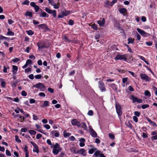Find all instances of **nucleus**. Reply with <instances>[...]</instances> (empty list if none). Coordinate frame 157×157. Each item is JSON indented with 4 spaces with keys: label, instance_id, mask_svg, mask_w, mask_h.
Returning <instances> with one entry per match:
<instances>
[{
    "label": "nucleus",
    "instance_id": "3",
    "mask_svg": "<svg viewBox=\"0 0 157 157\" xmlns=\"http://www.w3.org/2000/svg\"><path fill=\"white\" fill-rule=\"evenodd\" d=\"M116 110L117 114L119 116H121L122 114L121 107L118 103H116L115 105Z\"/></svg>",
    "mask_w": 157,
    "mask_h": 157
},
{
    "label": "nucleus",
    "instance_id": "24",
    "mask_svg": "<svg viewBox=\"0 0 157 157\" xmlns=\"http://www.w3.org/2000/svg\"><path fill=\"white\" fill-rule=\"evenodd\" d=\"M125 124L126 126H128V127L130 128H132V125L130 122L128 121V122H126L125 123Z\"/></svg>",
    "mask_w": 157,
    "mask_h": 157
},
{
    "label": "nucleus",
    "instance_id": "54",
    "mask_svg": "<svg viewBox=\"0 0 157 157\" xmlns=\"http://www.w3.org/2000/svg\"><path fill=\"white\" fill-rule=\"evenodd\" d=\"M117 1L116 0H113L112 1V2H111L110 3V6H112L115 3L117 2Z\"/></svg>",
    "mask_w": 157,
    "mask_h": 157
},
{
    "label": "nucleus",
    "instance_id": "28",
    "mask_svg": "<svg viewBox=\"0 0 157 157\" xmlns=\"http://www.w3.org/2000/svg\"><path fill=\"white\" fill-rule=\"evenodd\" d=\"M101 151H97L95 152L94 154V155L96 157L98 156L99 155L100 156V154H101Z\"/></svg>",
    "mask_w": 157,
    "mask_h": 157
},
{
    "label": "nucleus",
    "instance_id": "45",
    "mask_svg": "<svg viewBox=\"0 0 157 157\" xmlns=\"http://www.w3.org/2000/svg\"><path fill=\"white\" fill-rule=\"evenodd\" d=\"M88 114L90 116H92L93 114V111L91 110H89L88 113Z\"/></svg>",
    "mask_w": 157,
    "mask_h": 157
},
{
    "label": "nucleus",
    "instance_id": "6",
    "mask_svg": "<svg viewBox=\"0 0 157 157\" xmlns=\"http://www.w3.org/2000/svg\"><path fill=\"white\" fill-rule=\"evenodd\" d=\"M137 30L142 36L144 37L147 36L149 35L148 33H146L144 31L139 28H137Z\"/></svg>",
    "mask_w": 157,
    "mask_h": 157
},
{
    "label": "nucleus",
    "instance_id": "30",
    "mask_svg": "<svg viewBox=\"0 0 157 157\" xmlns=\"http://www.w3.org/2000/svg\"><path fill=\"white\" fill-rule=\"evenodd\" d=\"M63 136L65 137H69L71 135L70 133H65V131L63 132Z\"/></svg>",
    "mask_w": 157,
    "mask_h": 157
},
{
    "label": "nucleus",
    "instance_id": "16",
    "mask_svg": "<svg viewBox=\"0 0 157 157\" xmlns=\"http://www.w3.org/2000/svg\"><path fill=\"white\" fill-rule=\"evenodd\" d=\"M79 127H81L86 130L87 129V126L84 123H80Z\"/></svg>",
    "mask_w": 157,
    "mask_h": 157
},
{
    "label": "nucleus",
    "instance_id": "22",
    "mask_svg": "<svg viewBox=\"0 0 157 157\" xmlns=\"http://www.w3.org/2000/svg\"><path fill=\"white\" fill-rule=\"evenodd\" d=\"M128 44H129L130 43L133 44L134 41V39L131 37L128 38Z\"/></svg>",
    "mask_w": 157,
    "mask_h": 157
},
{
    "label": "nucleus",
    "instance_id": "25",
    "mask_svg": "<svg viewBox=\"0 0 157 157\" xmlns=\"http://www.w3.org/2000/svg\"><path fill=\"white\" fill-rule=\"evenodd\" d=\"M120 13H124L127 12V10L125 8H122L119 10Z\"/></svg>",
    "mask_w": 157,
    "mask_h": 157
},
{
    "label": "nucleus",
    "instance_id": "21",
    "mask_svg": "<svg viewBox=\"0 0 157 157\" xmlns=\"http://www.w3.org/2000/svg\"><path fill=\"white\" fill-rule=\"evenodd\" d=\"M48 15L45 12H43L41 13L40 14V17H48Z\"/></svg>",
    "mask_w": 157,
    "mask_h": 157
},
{
    "label": "nucleus",
    "instance_id": "63",
    "mask_svg": "<svg viewBox=\"0 0 157 157\" xmlns=\"http://www.w3.org/2000/svg\"><path fill=\"white\" fill-rule=\"evenodd\" d=\"M29 78L31 79H33L34 78V76L33 74H31L30 75H29Z\"/></svg>",
    "mask_w": 157,
    "mask_h": 157
},
{
    "label": "nucleus",
    "instance_id": "23",
    "mask_svg": "<svg viewBox=\"0 0 157 157\" xmlns=\"http://www.w3.org/2000/svg\"><path fill=\"white\" fill-rule=\"evenodd\" d=\"M33 152H36L37 153L39 152V151L38 147L37 145H36L35 146H34V149L33 150Z\"/></svg>",
    "mask_w": 157,
    "mask_h": 157
},
{
    "label": "nucleus",
    "instance_id": "55",
    "mask_svg": "<svg viewBox=\"0 0 157 157\" xmlns=\"http://www.w3.org/2000/svg\"><path fill=\"white\" fill-rule=\"evenodd\" d=\"M128 78L127 77L124 78L122 79V82L123 83H125L127 81Z\"/></svg>",
    "mask_w": 157,
    "mask_h": 157
},
{
    "label": "nucleus",
    "instance_id": "40",
    "mask_svg": "<svg viewBox=\"0 0 157 157\" xmlns=\"http://www.w3.org/2000/svg\"><path fill=\"white\" fill-rule=\"evenodd\" d=\"M42 76L40 75H38L35 76V78L37 79H39L41 78Z\"/></svg>",
    "mask_w": 157,
    "mask_h": 157
},
{
    "label": "nucleus",
    "instance_id": "58",
    "mask_svg": "<svg viewBox=\"0 0 157 157\" xmlns=\"http://www.w3.org/2000/svg\"><path fill=\"white\" fill-rule=\"evenodd\" d=\"M49 2L52 6L54 5V4L55 3L54 2V1L53 0H49Z\"/></svg>",
    "mask_w": 157,
    "mask_h": 157
},
{
    "label": "nucleus",
    "instance_id": "32",
    "mask_svg": "<svg viewBox=\"0 0 157 157\" xmlns=\"http://www.w3.org/2000/svg\"><path fill=\"white\" fill-rule=\"evenodd\" d=\"M145 95L147 96L150 97L151 96V94L150 92L148 90H146L144 92Z\"/></svg>",
    "mask_w": 157,
    "mask_h": 157
},
{
    "label": "nucleus",
    "instance_id": "43",
    "mask_svg": "<svg viewBox=\"0 0 157 157\" xmlns=\"http://www.w3.org/2000/svg\"><path fill=\"white\" fill-rule=\"evenodd\" d=\"M109 137L112 139H113L114 138V135L112 133H109Z\"/></svg>",
    "mask_w": 157,
    "mask_h": 157
},
{
    "label": "nucleus",
    "instance_id": "44",
    "mask_svg": "<svg viewBox=\"0 0 157 157\" xmlns=\"http://www.w3.org/2000/svg\"><path fill=\"white\" fill-rule=\"evenodd\" d=\"M29 2L27 0L23 2L22 3L23 5H29Z\"/></svg>",
    "mask_w": 157,
    "mask_h": 157
},
{
    "label": "nucleus",
    "instance_id": "53",
    "mask_svg": "<svg viewBox=\"0 0 157 157\" xmlns=\"http://www.w3.org/2000/svg\"><path fill=\"white\" fill-rule=\"evenodd\" d=\"M21 94L23 96H25L27 95V93L25 91L23 90L21 92Z\"/></svg>",
    "mask_w": 157,
    "mask_h": 157
},
{
    "label": "nucleus",
    "instance_id": "50",
    "mask_svg": "<svg viewBox=\"0 0 157 157\" xmlns=\"http://www.w3.org/2000/svg\"><path fill=\"white\" fill-rule=\"evenodd\" d=\"M42 136V135L40 134H38L36 136V138L37 139H40Z\"/></svg>",
    "mask_w": 157,
    "mask_h": 157
},
{
    "label": "nucleus",
    "instance_id": "56",
    "mask_svg": "<svg viewBox=\"0 0 157 157\" xmlns=\"http://www.w3.org/2000/svg\"><path fill=\"white\" fill-rule=\"evenodd\" d=\"M133 119L134 121L136 122H138V118L136 116H134L133 117Z\"/></svg>",
    "mask_w": 157,
    "mask_h": 157
},
{
    "label": "nucleus",
    "instance_id": "19",
    "mask_svg": "<svg viewBox=\"0 0 157 157\" xmlns=\"http://www.w3.org/2000/svg\"><path fill=\"white\" fill-rule=\"evenodd\" d=\"M70 13L69 11H63L61 12V14L63 15V16H67Z\"/></svg>",
    "mask_w": 157,
    "mask_h": 157
},
{
    "label": "nucleus",
    "instance_id": "34",
    "mask_svg": "<svg viewBox=\"0 0 157 157\" xmlns=\"http://www.w3.org/2000/svg\"><path fill=\"white\" fill-rule=\"evenodd\" d=\"M38 46V47L39 48H45V46L44 45L42 44H37Z\"/></svg>",
    "mask_w": 157,
    "mask_h": 157
},
{
    "label": "nucleus",
    "instance_id": "59",
    "mask_svg": "<svg viewBox=\"0 0 157 157\" xmlns=\"http://www.w3.org/2000/svg\"><path fill=\"white\" fill-rule=\"evenodd\" d=\"M31 49V48L29 47H27L25 50V51L27 52V53H29V50Z\"/></svg>",
    "mask_w": 157,
    "mask_h": 157
},
{
    "label": "nucleus",
    "instance_id": "12",
    "mask_svg": "<svg viewBox=\"0 0 157 157\" xmlns=\"http://www.w3.org/2000/svg\"><path fill=\"white\" fill-rule=\"evenodd\" d=\"M71 123L73 125H76L79 127L80 126V123L76 119H74L71 121Z\"/></svg>",
    "mask_w": 157,
    "mask_h": 157
},
{
    "label": "nucleus",
    "instance_id": "60",
    "mask_svg": "<svg viewBox=\"0 0 157 157\" xmlns=\"http://www.w3.org/2000/svg\"><path fill=\"white\" fill-rule=\"evenodd\" d=\"M44 126L47 129H49L50 128V126L48 124H45L44 125Z\"/></svg>",
    "mask_w": 157,
    "mask_h": 157
},
{
    "label": "nucleus",
    "instance_id": "31",
    "mask_svg": "<svg viewBox=\"0 0 157 157\" xmlns=\"http://www.w3.org/2000/svg\"><path fill=\"white\" fill-rule=\"evenodd\" d=\"M111 87L114 90H116L117 89V86L114 84H112L110 85Z\"/></svg>",
    "mask_w": 157,
    "mask_h": 157
},
{
    "label": "nucleus",
    "instance_id": "47",
    "mask_svg": "<svg viewBox=\"0 0 157 157\" xmlns=\"http://www.w3.org/2000/svg\"><path fill=\"white\" fill-rule=\"evenodd\" d=\"M20 60V59L17 58H16L12 60L14 62L17 63Z\"/></svg>",
    "mask_w": 157,
    "mask_h": 157
},
{
    "label": "nucleus",
    "instance_id": "33",
    "mask_svg": "<svg viewBox=\"0 0 157 157\" xmlns=\"http://www.w3.org/2000/svg\"><path fill=\"white\" fill-rule=\"evenodd\" d=\"M63 39L64 40L65 42H71V41L69 40L66 36H63Z\"/></svg>",
    "mask_w": 157,
    "mask_h": 157
},
{
    "label": "nucleus",
    "instance_id": "17",
    "mask_svg": "<svg viewBox=\"0 0 157 157\" xmlns=\"http://www.w3.org/2000/svg\"><path fill=\"white\" fill-rule=\"evenodd\" d=\"M98 23L101 26H103L105 23V19L103 18L102 21H99L98 22Z\"/></svg>",
    "mask_w": 157,
    "mask_h": 157
},
{
    "label": "nucleus",
    "instance_id": "26",
    "mask_svg": "<svg viewBox=\"0 0 157 157\" xmlns=\"http://www.w3.org/2000/svg\"><path fill=\"white\" fill-rule=\"evenodd\" d=\"M60 5V3L59 2H58L57 3H55L53 6L54 8L56 9H58L59 7V6Z\"/></svg>",
    "mask_w": 157,
    "mask_h": 157
},
{
    "label": "nucleus",
    "instance_id": "8",
    "mask_svg": "<svg viewBox=\"0 0 157 157\" xmlns=\"http://www.w3.org/2000/svg\"><path fill=\"white\" fill-rule=\"evenodd\" d=\"M140 76L142 79L145 80L146 81H149L151 80L149 76L145 74H141Z\"/></svg>",
    "mask_w": 157,
    "mask_h": 157
},
{
    "label": "nucleus",
    "instance_id": "20",
    "mask_svg": "<svg viewBox=\"0 0 157 157\" xmlns=\"http://www.w3.org/2000/svg\"><path fill=\"white\" fill-rule=\"evenodd\" d=\"M70 151L71 152H73L75 154H77V151H76V148L75 147H72L70 148Z\"/></svg>",
    "mask_w": 157,
    "mask_h": 157
},
{
    "label": "nucleus",
    "instance_id": "1",
    "mask_svg": "<svg viewBox=\"0 0 157 157\" xmlns=\"http://www.w3.org/2000/svg\"><path fill=\"white\" fill-rule=\"evenodd\" d=\"M61 150V148L59 147V144L56 143L53 146V153L55 155L58 154L59 151Z\"/></svg>",
    "mask_w": 157,
    "mask_h": 157
},
{
    "label": "nucleus",
    "instance_id": "2",
    "mask_svg": "<svg viewBox=\"0 0 157 157\" xmlns=\"http://www.w3.org/2000/svg\"><path fill=\"white\" fill-rule=\"evenodd\" d=\"M33 87H36L38 89L40 90L41 91H44L46 89L45 86L41 83H39L35 85H34Z\"/></svg>",
    "mask_w": 157,
    "mask_h": 157
},
{
    "label": "nucleus",
    "instance_id": "64",
    "mask_svg": "<svg viewBox=\"0 0 157 157\" xmlns=\"http://www.w3.org/2000/svg\"><path fill=\"white\" fill-rule=\"evenodd\" d=\"M35 102V100L33 99H31L30 100V103H34Z\"/></svg>",
    "mask_w": 157,
    "mask_h": 157
},
{
    "label": "nucleus",
    "instance_id": "61",
    "mask_svg": "<svg viewBox=\"0 0 157 157\" xmlns=\"http://www.w3.org/2000/svg\"><path fill=\"white\" fill-rule=\"evenodd\" d=\"M146 44L148 46H151L152 44V42L151 41H149L146 42Z\"/></svg>",
    "mask_w": 157,
    "mask_h": 157
},
{
    "label": "nucleus",
    "instance_id": "42",
    "mask_svg": "<svg viewBox=\"0 0 157 157\" xmlns=\"http://www.w3.org/2000/svg\"><path fill=\"white\" fill-rule=\"evenodd\" d=\"M6 154L8 156H10L11 155L10 152L8 149L6 150Z\"/></svg>",
    "mask_w": 157,
    "mask_h": 157
},
{
    "label": "nucleus",
    "instance_id": "51",
    "mask_svg": "<svg viewBox=\"0 0 157 157\" xmlns=\"http://www.w3.org/2000/svg\"><path fill=\"white\" fill-rule=\"evenodd\" d=\"M74 24V21L71 20H70L69 21V24L70 25H73Z\"/></svg>",
    "mask_w": 157,
    "mask_h": 157
},
{
    "label": "nucleus",
    "instance_id": "5",
    "mask_svg": "<svg viewBox=\"0 0 157 157\" xmlns=\"http://www.w3.org/2000/svg\"><path fill=\"white\" fill-rule=\"evenodd\" d=\"M45 11L49 14H52V16L54 17H56V11L55 10H52L48 8H46L45 9Z\"/></svg>",
    "mask_w": 157,
    "mask_h": 157
},
{
    "label": "nucleus",
    "instance_id": "57",
    "mask_svg": "<svg viewBox=\"0 0 157 157\" xmlns=\"http://www.w3.org/2000/svg\"><path fill=\"white\" fill-rule=\"evenodd\" d=\"M32 61L30 59H28L26 62V63H27L28 65H30L32 63Z\"/></svg>",
    "mask_w": 157,
    "mask_h": 157
},
{
    "label": "nucleus",
    "instance_id": "7",
    "mask_svg": "<svg viewBox=\"0 0 157 157\" xmlns=\"http://www.w3.org/2000/svg\"><path fill=\"white\" fill-rule=\"evenodd\" d=\"M131 99L132 100L133 102L134 103L137 102L138 103H141L142 102V100L139 99L133 95L131 96Z\"/></svg>",
    "mask_w": 157,
    "mask_h": 157
},
{
    "label": "nucleus",
    "instance_id": "15",
    "mask_svg": "<svg viewBox=\"0 0 157 157\" xmlns=\"http://www.w3.org/2000/svg\"><path fill=\"white\" fill-rule=\"evenodd\" d=\"M12 67H13L12 72H13V76L14 77L15 75L16 74V71H17L18 70V68L17 66H15V65H13L12 66Z\"/></svg>",
    "mask_w": 157,
    "mask_h": 157
},
{
    "label": "nucleus",
    "instance_id": "41",
    "mask_svg": "<svg viewBox=\"0 0 157 157\" xmlns=\"http://www.w3.org/2000/svg\"><path fill=\"white\" fill-rule=\"evenodd\" d=\"M31 71V68H28L25 69V73H28Z\"/></svg>",
    "mask_w": 157,
    "mask_h": 157
},
{
    "label": "nucleus",
    "instance_id": "13",
    "mask_svg": "<svg viewBox=\"0 0 157 157\" xmlns=\"http://www.w3.org/2000/svg\"><path fill=\"white\" fill-rule=\"evenodd\" d=\"M85 150L84 149H81L80 150H77L78 153H80L84 156L86 155V154L85 153Z\"/></svg>",
    "mask_w": 157,
    "mask_h": 157
},
{
    "label": "nucleus",
    "instance_id": "4",
    "mask_svg": "<svg viewBox=\"0 0 157 157\" xmlns=\"http://www.w3.org/2000/svg\"><path fill=\"white\" fill-rule=\"evenodd\" d=\"M127 59V58L124 55H121L118 54L115 57V60H124V61H126Z\"/></svg>",
    "mask_w": 157,
    "mask_h": 157
},
{
    "label": "nucleus",
    "instance_id": "14",
    "mask_svg": "<svg viewBox=\"0 0 157 157\" xmlns=\"http://www.w3.org/2000/svg\"><path fill=\"white\" fill-rule=\"evenodd\" d=\"M49 102L47 101H44V103H42L40 105V107L42 108H44L45 107L48 106L49 105Z\"/></svg>",
    "mask_w": 157,
    "mask_h": 157
},
{
    "label": "nucleus",
    "instance_id": "48",
    "mask_svg": "<svg viewBox=\"0 0 157 157\" xmlns=\"http://www.w3.org/2000/svg\"><path fill=\"white\" fill-rule=\"evenodd\" d=\"M48 90L51 93H52L54 92L53 89L51 88H49L48 89Z\"/></svg>",
    "mask_w": 157,
    "mask_h": 157
},
{
    "label": "nucleus",
    "instance_id": "18",
    "mask_svg": "<svg viewBox=\"0 0 157 157\" xmlns=\"http://www.w3.org/2000/svg\"><path fill=\"white\" fill-rule=\"evenodd\" d=\"M51 133L52 134L54 135L55 137H58L59 136V133L57 131H53Z\"/></svg>",
    "mask_w": 157,
    "mask_h": 157
},
{
    "label": "nucleus",
    "instance_id": "10",
    "mask_svg": "<svg viewBox=\"0 0 157 157\" xmlns=\"http://www.w3.org/2000/svg\"><path fill=\"white\" fill-rule=\"evenodd\" d=\"M90 132L91 136L94 137H96L97 136V134L95 131L93 129L91 126H89Z\"/></svg>",
    "mask_w": 157,
    "mask_h": 157
},
{
    "label": "nucleus",
    "instance_id": "9",
    "mask_svg": "<svg viewBox=\"0 0 157 157\" xmlns=\"http://www.w3.org/2000/svg\"><path fill=\"white\" fill-rule=\"evenodd\" d=\"M99 86L102 91H105L106 89L105 88V85L102 81H100L99 82Z\"/></svg>",
    "mask_w": 157,
    "mask_h": 157
},
{
    "label": "nucleus",
    "instance_id": "39",
    "mask_svg": "<svg viewBox=\"0 0 157 157\" xmlns=\"http://www.w3.org/2000/svg\"><path fill=\"white\" fill-rule=\"evenodd\" d=\"M149 107V105L148 104H145L142 106V108L144 109Z\"/></svg>",
    "mask_w": 157,
    "mask_h": 157
},
{
    "label": "nucleus",
    "instance_id": "35",
    "mask_svg": "<svg viewBox=\"0 0 157 157\" xmlns=\"http://www.w3.org/2000/svg\"><path fill=\"white\" fill-rule=\"evenodd\" d=\"M26 33L29 35H32L33 34V32L31 30L27 31Z\"/></svg>",
    "mask_w": 157,
    "mask_h": 157
},
{
    "label": "nucleus",
    "instance_id": "36",
    "mask_svg": "<svg viewBox=\"0 0 157 157\" xmlns=\"http://www.w3.org/2000/svg\"><path fill=\"white\" fill-rule=\"evenodd\" d=\"M29 133L31 135H35L36 133V131L33 130H30L29 131Z\"/></svg>",
    "mask_w": 157,
    "mask_h": 157
},
{
    "label": "nucleus",
    "instance_id": "49",
    "mask_svg": "<svg viewBox=\"0 0 157 157\" xmlns=\"http://www.w3.org/2000/svg\"><path fill=\"white\" fill-rule=\"evenodd\" d=\"M34 8L36 12H38L39 9V7L38 6L36 5L34 7Z\"/></svg>",
    "mask_w": 157,
    "mask_h": 157
},
{
    "label": "nucleus",
    "instance_id": "46",
    "mask_svg": "<svg viewBox=\"0 0 157 157\" xmlns=\"http://www.w3.org/2000/svg\"><path fill=\"white\" fill-rule=\"evenodd\" d=\"M134 114L136 116L139 117L140 115V113L138 111H135L134 112Z\"/></svg>",
    "mask_w": 157,
    "mask_h": 157
},
{
    "label": "nucleus",
    "instance_id": "11",
    "mask_svg": "<svg viewBox=\"0 0 157 157\" xmlns=\"http://www.w3.org/2000/svg\"><path fill=\"white\" fill-rule=\"evenodd\" d=\"M38 26L41 29H44L46 31L50 30L49 29L47 25L46 24H42L38 25Z\"/></svg>",
    "mask_w": 157,
    "mask_h": 157
},
{
    "label": "nucleus",
    "instance_id": "37",
    "mask_svg": "<svg viewBox=\"0 0 157 157\" xmlns=\"http://www.w3.org/2000/svg\"><path fill=\"white\" fill-rule=\"evenodd\" d=\"M96 149V148H94V149L92 148L89 150V153L90 154H92L94 153L95 150Z\"/></svg>",
    "mask_w": 157,
    "mask_h": 157
},
{
    "label": "nucleus",
    "instance_id": "29",
    "mask_svg": "<svg viewBox=\"0 0 157 157\" xmlns=\"http://www.w3.org/2000/svg\"><path fill=\"white\" fill-rule=\"evenodd\" d=\"M7 34L8 35L10 36H13L14 35V33L12 31H11L10 29H8V32Z\"/></svg>",
    "mask_w": 157,
    "mask_h": 157
},
{
    "label": "nucleus",
    "instance_id": "62",
    "mask_svg": "<svg viewBox=\"0 0 157 157\" xmlns=\"http://www.w3.org/2000/svg\"><path fill=\"white\" fill-rule=\"evenodd\" d=\"M136 38H137V39L138 40H140V36L138 33H137Z\"/></svg>",
    "mask_w": 157,
    "mask_h": 157
},
{
    "label": "nucleus",
    "instance_id": "52",
    "mask_svg": "<svg viewBox=\"0 0 157 157\" xmlns=\"http://www.w3.org/2000/svg\"><path fill=\"white\" fill-rule=\"evenodd\" d=\"M39 95L41 97H44L45 96V94L44 93L41 92L39 93Z\"/></svg>",
    "mask_w": 157,
    "mask_h": 157
},
{
    "label": "nucleus",
    "instance_id": "27",
    "mask_svg": "<svg viewBox=\"0 0 157 157\" xmlns=\"http://www.w3.org/2000/svg\"><path fill=\"white\" fill-rule=\"evenodd\" d=\"M25 15L31 17L32 16V13L31 12L27 11L25 13Z\"/></svg>",
    "mask_w": 157,
    "mask_h": 157
},
{
    "label": "nucleus",
    "instance_id": "38",
    "mask_svg": "<svg viewBox=\"0 0 157 157\" xmlns=\"http://www.w3.org/2000/svg\"><path fill=\"white\" fill-rule=\"evenodd\" d=\"M15 141L18 142V143H21V140L19 139L18 136H15Z\"/></svg>",
    "mask_w": 157,
    "mask_h": 157
}]
</instances>
